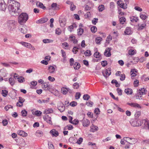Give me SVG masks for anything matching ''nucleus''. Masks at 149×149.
Here are the masks:
<instances>
[{
	"label": "nucleus",
	"instance_id": "obj_1",
	"mask_svg": "<svg viewBox=\"0 0 149 149\" xmlns=\"http://www.w3.org/2000/svg\"><path fill=\"white\" fill-rule=\"evenodd\" d=\"M8 10L11 15H17L21 12L19 8L20 4L19 2L14 0H8Z\"/></svg>",
	"mask_w": 149,
	"mask_h": 149
},
{
	"label": "nucleus",
	"instance_id": "obj_2",
	"mask_svg": "<svg viewBox=\"0 0 149 149\" xmlns=\"http://www.w3.org/2000/svg\"><path fill=\"white\" fill-rule=\"evenodd\" d=\"M28 18V15L27 13H22L18 17V22L20 25H23L26 23Z\"/></svg>",
	"mask_w": 149,
	"mask_h": 149
},
{
	"label": "nucleus",
	"instance_id": "obj_3",
	"mask_svg": "<svg viewBox=\"0 0 149 149\" xmlns=\"http://www.w3.org/2000/svg\"><path fill=\"white\" fill-rule=\"evenodd\" d=\"M17 23L14 20H10L7 22L6 25L8 29L10 31H14L16 28Z\"/></svg>",
	"mask_w": 149,
	"mask_h": 149
},
{
	"label": "nucleus",
	"instance_id": "obj_4",
	"mask_svg": "<svg viewBox=\"0 0 149 149\" xmlns=\"http://www.w3.org/2000/svg\"><path fill=\"white\" fill-rule=\"evenodd\" d=\"M123 139L126 142L131 144H134L138 141L137 139L127 137H124Z\"/></svg>",
	"mask_w": 149,
	"mask_h": 149
},
{
	"label": "nucleus",
	"instance_id": "obj_5",
	"mask_svg": "<svg viewBox=\"0 0 149 149\" xmlns=\"http://www.w3.org/2000/svg\"><path fill=\"white\" fill-rule=\"evenodd\" d=\"M131 125L134 127L140 126L142 124L141 120L137 119L130 122Z\"/></svg>",
	"mask_w": 149,
	"mask_h": 149
},
{
	"label": "nucleus",
	"instance_id": "obj_6",
	"mask_svg": "<svg viewBox=\"0 0 149 149\" xmlns=\"http://www.w3.org/2000/svg\"><path fill=\"white\" fill-rule=\"evenodd\" d=\"M124 1L126 3V4L125 5L121 1H117V4L118 6H120V7L125 9L127 8L126 3L128 2L129 0H124Z\"/></svg>",
	"mask_w": 149,
	"mask_h": 149
},
{
	"label": "nucleus",
	"instance_id": "obj_7",
	"mask_svg": "<svg viewBox=\"0 0 149 149\" xmlns=\"http://www.w3.org/2000/svg\"><path fill=\"white\" fill-rule=\"evenodd\" d=\"M7 8V6L3 0H0V9L5 11Z\"/></svg>",
	"mask_w": 149,
	"mask_h": 149
},
{
	"label": "nucleus",
	"instance_id": "obj_8",
	"mask_svg": "<svg viewBox=\"0 0 149 149\" xmlns=\"http://www.w3.org/2000/svg\"><path fill=\"white\" fill-rule=\"evenodd\" d=\"M65 107L63 103L60 102L58 103V108L61 112L63 111L65 109Z\"/></svg>",
	"mask_w": 149,
	"mask_h": 149
},
{
	"label": "nucleus",
	"instance_id": "obj_9",
	"mask_svg": "<svg viewBox=\"0 0 149 149\" xmlns=\"http://www.w3.org/2000/svg\"><path fill=\"white\" fill-rule=\"evenodd\" d=\"M111 68H110L107 69L105 71L104 73H103V76L105 77H107L108 76H109L111 74Z\"/></svg>",
	"mask_w": 149,
	"mask_h": 149
},
{
	"label": "nucleus",
	"instance_id": "obj_10",
	"mask_svg": "<svg viewBox=\"0 0 149 149\" xmlns=\"http://www.w3.org/2000/svg\"><path fill=\"white\" fill-rule=\"evenodd\" d=\"M43 118L45 121L47 123L52 124V122L51 121V118L48 115H47L45 116V117H43Z\"/></svg>",
	"mask_w": 149,
	"mask_h": 149
},
{
	"label": "nucleus",
	"instance_id": "obj_11",
	"mask_svg": "<svg viewBox=\"0 0 149 149\" xmlns=\"http://www.w3.org/2000/svg\"><path fill=\"white\" fill-rule=\"evenodd\" d=\"M111 48L108 47L107 48L104 53V55L106 57H109L111 55Z\"/></svg>",
	"mask_w": 149,
	"mask_h": 149
},
{
	"label": "nucleus",
	"instance_id": "obj_12",
	"mask_svg": "<svg viewBox=\"0 0 149 149\" xmlns=\"http://www.w3.org/2000/svg\"><path fill=\"white\" fill-rule=\"evenodd\" d=\"M132 33V32L131 30V28L130 27H127L126 28L124 33L125 35H130Z\"/></svg>",
	"mask_w": 149,
	"mask_h": 149
},
{
	"label": "nucleus",
	"instance_id": "obj_13",
	"mask_svg": "<svg viewBox=\"0 0 149 149\" xmlns=\"http://www.w3.org/2000/svg\"><path fill=\"white\" fill-rule=\"evenodd\" d=\"M82 125L84 127H87L89 125L90 121L88 119H84L82 121Z\"/></svg>",
	"mask_w": 149,
	"mask_h": 149
},
{
	"label": "nucleus",
	"instance_id": "obj_14",
	"mask_svg": "<svg viewBox=\"0 0 149 149\" xmlns=\"http://www.w3.org/2000/svg\"><path fill=\"white\" fill-rule=\"evenodd\" d=\"M128 104L132 107H134L136 108L141 109V107L139 104L137 103H128Z\"/></svg>",
	"mask_w": 149,
	"mask_h": 149
},
{
	"label": "nucleus",
	"instance_id": "obj_15",
	"mask_svg": "<svg viewBox=\"0 0 149 149\" xmlns=\"http://www.w3.org/2000/svg\"><path fill=\"white\" fill-rule=\"evenodd\" d=\"M48 82H45L42 84V88L45 90H48L50 88Z\"/></svg>",
	"mask_w": 149,
	"mask_h": 149
},
{
	"label": "nucleus",
	"instance_id": "obj_16",
	"mask_svg": "<svg viewBox=\"0 0 149 149\" xmlns=\"http://www.w3.org/2000/svg\"><path fill=\"white\" fill-rule=\"evenodd\" d=\"M48 70L50 73L52 74L54 72L55 68L54 66L52 65H50L48 67Z\"/></svg>",
	"mask_w": 149,
	"mask_h": 149
},
{
	"label": "nucleus",
	"instance_id": "obj_17",
	"mask_svg": "<svg viewBox=\"0 0 149 149\" xmlns=\"http://www.w3.org/2000/svg\"><path fill=\"white\" fill-rule=\"evenodd\" d=\"M48 19L47 18H42L39 20H37L36 21V23L37 24H42L46 22Z\"/></svg>",
	"mask_w": 149,
	"mask_h": 149
},
{
	"label": "nucleus",
	"instance_id": "obj_18",
	"mask_svg": "<svg viewBox=\"0 0 149 149\" xmlns=\"http://www.w3.org/2000/svg\"><path fill=\"white\" fill-rule=\"evenodd\" d=\"M146 90L144 88H141L139 90L138 94L140 95H142L146 94Z\"/></svg>",
	"mask_w": 149,
	"mask_h": 149
},
{
	"label": "nucleus",
	"instance_id": "obj_19",
	"mask_svg": "<svg viewBox=\"0 0 149 149\" xmlns=\"http://www.w3.org/2000/svg\"><path fill=\"white\" fill-rule=\"evenodd\" d=\"M52 135L55 136H57L58 135V133L57 131L54 129L52 130L50 132Z\"/></svg>",
	"mask_w": 149,
	"mask_h": 149
},
{
	"label": "nucleus",
	"instance_id": "obj_20",
	"mask_svg": "<svg viewBox=\"0 0 149 149\" xmlns=\"http://www.w3.org/2000/svg\"><path fill=\"white\" fill-rule=\"evenodd\" d=\"M17 133L19 135L22 136H26L27 135V134L26 133L22 130H18L17 132Z\"/></svg>",
	"mask_w": 149,
	"mask_h": 149
},
{
	"label": "nucleus",
	"instance_id": "obj_21",
	"mask_svg": "<svg viewBox=\"0 0 149 149\" xmlns=\"http://www.w3.org/2000/svg\"><path fill=\"white\" fill-rule=\"evenodd\" d=\"M33 114L37 116H40L42 114V112L39 111H35L34 110H32Z\"/></svg>",
	"mask_w": 149,
	"mask_h": 149
},
{
	"label": "nucleus",
	"instance_id": "obj_22",
	"mask_svg": "<svg viewBox=\"0 0 149 149\" xmlns=\"http://www.w3.org/2000/svg\"><path fill=\"white\" fill-rule=\"evenodd\" d=\"M98 127L97 126L92 124L91 126L90 131L94 132L98 130Z\"/></svg>",
	"mask_w": 149,
	"mask_h": 149
},
{
	"label": "nucleus",
	"instance_id": "obj_23",
	"mask_svg": "<svg viewBox=\"0 0 149 149\" xmlns=\"http://www.w3.org/2000/svg\"><path fill=\"white\" fill-rule=\"evenodd\" d=\"M53 112V109L52 108H48L45 109L44 111V113L45 114L52 113Z\"/></svg>",
	"mask_w": 149,
	"mask_h": 149
},
{
	"label": "nucleus",
	"instance_id": "obj_24",
	"mask_svg": "<svg viewBox=\"0 0 149 149\" xmlns=\"http://www.w3.org/2000/svg\"><path fill=\"white\" fill-rule=\"evenodd\" d=\"M125 92L127 95H131L133 91L132 89L127 88L125 89Z\"/></svg>",
	"mask_w": 149,
	"mask_h": 149
},
{
	"label": "nucleus",
	"instance_id": "obj_25",
	"mask_svg": "<svg viewBox=\"0 0 149 149\" xmlns=\"http://www.w3.org/2000/svg\"><path fill=\"white\" fill-rule=\"evenodd\" d=\"M68 88L66 87H62L61 88V92L64 95H66L68 93Z\"/></svg>",
	"mask_w": 149,
	"mask_h": 149
},
{
	"label": "nucleus",
	"instance_id": "obj_26",
	"mask_svg": "<svg viewBox=\"0 0 149 149\" xmlns=\"http://www.w3.org/2000/svg\"><path fill=\"white\" fill-rule=\"evenodd\" d=\"M80 26H82V25L80 24L79 26L80 28L77 29V33L79 35H81L84 32V30L80 28Z\"/></svg>",
	"mask_w": 149,
	"mask_h": 149
},
{
	"label": "nucleus",
	"instance_id": "obj_27",
	"mask_svg": "<svg viewBox=\"0 0 149 149\" xmlns=\"http://www.w3.org/2000/svg\"><path fill=\"white\" fill-rule=\"evenodd\" d=\"M35 134L37 136L40 137L43 136V132L42 131L38 130L36 131L35 133Z\"/></svg>",
	"mask_w": 149,
	"mask_h": 149
},
{
	"label": "nucleus",
	"instance_id": "obj_28",
	"mask_svg": "<svg viewBox=\"0 0 149 149\" xmlns=\"http://www.w3.org/2000/svg\"><path fill=\"white\" fill-rule=\"evenodd\" d=\"M130 20L131 22H136L138 20V17L133 16L130 17Z\"/></svg>",
	"mask_w": 149,
	"mask_h": 149
},
{
	"label": "nucleus",
	"instance_id": "obj_29",
	"mask_svg": "<svg viewBox=\"0 0 149 149\" xmlns=\"http://www.w3.org/2000/svg\"><path fill=\"white\" fill-rule=\"evenodd\" d=\"M20 43L23 46L28 48H29V46H30V44L28 43L21 42H20Z\"/></svg>",
	"mask_w": 149,
	"mask_h": 149
},
{
	"label": "nucleus",
	"instance_id": "obj_30",
	"mask_svg": "<svg viewBox=\"0 0 149 149\" xmlns=\"http://www.w3.org/2000/svg\"><path fill=\"white\" fill-rule=\"evenodd\" d=\"M102 40V38L101 37H97L95 39V41L96 43L97 44H100V42Z\"/></svg>",
	"mask_w": 149,
	"mask_h": 149
},
{
	"label": "nucleus",
	"instance_id": "obj_31",
	"mask_svg": "<svg viewBox=\"0 0 149 149\" xmlns=\"http://www.w3.org/2000/svg\"><path fill=\"white\" fill-rule=\"evenodd\" d=\"M36 5L40 8H42L43 9H45V6L43 3H42L40 2H38L36 3Z\"/></svg>",
	"mask_w": 149,
	"mask_h": 149
},
{
	"label": "nucleus",
	"instance_id": "obj_32",
	"mask_svg": "<svg viewBox=\"0 0 149 149\" xmlns=\"http://www.w3.org/2000/svg\"><path fill=\"white\" fill-rule=\"evenodd\" d=\"M80 67V64L78 63H75L74 64V68L75 70L79 69Z\"/></svg>",
	"mask_w": 149,
	"mask_h": 149
},
{
	"label": "nucleus",
	"instance_id": "obj_33",
	"mask_svg": "<svg viewBox=\"0 0 149 149\" xmlns=\"http://www.w3.org/2000/svg\"><path fill=\"white\" fill-rule=\"evenodd\" d=\"M62 46L64 49H68L69 47V45L67 43L64 42L62 43Z\"/></svg>",
	"mask_w": 149,
	"mask_h": 149
},
{
	"label": "nucleus",
	"instance_id": "obj_34",
	"mask_svg": "<svg viewBox=\"0 0 149 149\" xmlns=\"http://www.w3.org/2000/svg\"><path fill=\"white\" fill-rule=\"evenodd\" d=\"M9 81L10 84L12 86L15 84V81L13 78H10L9 79Z\"/></svg>",
	"mask_w": 149,
	"mask_h": 149
},
{
	"label": "nucleus",
	"instance_id": "obj_35",
	"mask_svg": "<svg viewBox=\"0 0 149 149\" xmlns=\"http://www.w3.org/2000/svg\"><path fill=\"white\" fill-rule=\"evenodd\" d=\"M76 27L77 26L76 24H73L72 25L69 26V30L70 32H71L74 28H76Z\"/></svg>",
	"mask_w": 149,
	"mask_h": 149
},
{
	"label": "nucleus",
	"instance_id": "obj_36",
	"mask_svg": "<svg viewBox=\"0 0 149 149\" xmlns=\"http://www.w3.org/2000/svg\"><path fill=\"white\" fill-rule=\"evenodd\" d=\"M146 24L145 23H144L141 24H139L138 26L139 27V30H142L144 29L146 26Z\"/></svg>",
	"mask_w": 149,
	"mask_h": 149
},
{
	"label": "nucleus",
	"instance_id": "obj_37",
	"mask_svg": "<svg viewBox=\"0 0 149 149\" xmlns=\"http://www.w3.org/2000/svg\"><path fill=\"white\" fill-rule=\"evenodd\" d=\"M42 41L45 43H49L52 42L53 41V40L49 39H45L43 40Z\"/></svg>",
	"mask_w": 149,
	"mask_h": 149
},
{
	"label": "nucleus",
	"instance_id": "obj_38",
	"mask_svg": "<svg viewBox=\"0 0 149 149\" xmlns=\"http://www.w3.org/2000/svg\"><path fill=\"white\" fill-rule=\"evenodd\" d=\"M94 56L95 58H99L101 56V55L99 52H96L94 53Z\"/></svg>",
	"mask_w": 149,
	"mask_h": 149
},
{
	"label": "nucleus",
	"instance_id": "obj_39",
	"mask_svg": "<svg viewBox=\"0 0 149 149\" xmlns=\"http://www.w3.org/2000/svg\"><path fill=\"white\" fill-rule=\"evenodd\" d=\"M84 54L85 56H89L91 55V53L90 50H87L84 52Z\"/></svg>",
	"mask_w": 149,
	"mask_h": 149
},
{
	"label": "nucleus",
	"instance_id": "obj_40",
	"mask_svg": "<svg viewBox=\"0 0 149 149\" xmlns=\"http://www.w3.org/2000/svg\"><path fill=\"white\" fill-rule=\"evenodd\" d=\"M18 81L20 83L23 82L24 81V77L22 76L19 77L17 78Z\"/></svg>",
	"mask_w": 149,
	"mask_h": 149
},
{
	"label": "nucleus",
	"instance_id": "obj_41",
	"mask_svg": "<svg viewBox=\"0 0 149 149\" xmlns=\"http://www.w3.org/2000/svg\"><path fill=\"white\" fill-rule=\"evenodd\" d=\"M136 71L135 70L133 69L132 70H131V76L132 77H134L136 76Z\"/></svg>",
	"mask_w": 149,
	"mask_h": 149
},
{
	"label": "nucleus",
	"instance_id": "obj_42",
	"mask_svg": "<svg viewBox=\"0 0 149 149\" xmlns=\"http://www.w3.org/2000/svg\"><path fill=\"white\" fill-rule=\"evenodd\" d=\"M126 19L124 17H122L119 19V21L120 23L122 24H123L125 21Z\"/></svg>",
	"mask_w": 149,
	"mask_h": 149
},
{
	"label": "nucleus",
	"instance_id": "obj_43",
	"mask_svg": "<svg viewBox=\"0 0 149 149\" xmlns=\"http://www.w3.org/2000/svg\"><path fill=\"white\" fill-rule=\"evenodd\" d=\"M98 8L99 11L100 12H102L104 9V5H100L98 7Z\"/></svg>",
	"mask_w": 149,
	"mask_h": 149
},
{
	"label": "nucleus",
	"instance_id": "obj_44",
	"mask_svg": "<svg viewBox=\"0 0 149 149\" xmlns=\"http://www.w3.org/2000/svg\"><path fill=\"white\" fill-rule=\"evenodd\" d=\"M111 83L113 84L115 83L116 84V87H118L120 86V85L119 84H118V82L116 80L113 79L112 80L111 82Z\"/></svg>",
	"mask_w": 149,
	"mask_h": 149
},
{
	"label": "nucleus",
	"instance_id": "obj_45",
	"mask_svg": "<svg viewBox=\"0 0 149 149\" xmlns=\"http://www.w3.org/2000/svg\"><path fill=\"white\" fill-rule=\"evenodd\" d=\"M79 48L77 47H73L72 51L74 54H76L78 52Z\"/></svg>",
	"mask_w": 149,
	"mask_h": 149
},
{
	"label": "nucleus",
	"instance_id": "obj_46",
	"mask_svg": "<svg viewBox=\"0 0 149 149\" xmlns=\"http://www.w3.org/2000/svg\"><path fill=\"white\" fill-rule=\"evenodd\" d=\"M73 128V126L71 125H69L66 126L65 128V130L68 129V130H71Z\"/></svg>",
	"mask_w": 149,
	"mask_h": 149
},
{
	"label": "nucleus",
	"instance_id": "obj_47",
	"mask_svg": "<svg viewBox=\"0 0 149 149\" xmlns=\"http://www.w3.org/2000/svg\"><path fill=\"white\" fill-rule=\"evenodd\" d=\"M91 31L93 33H95L97 31V28L95 26H93L91 28Z\"/></svg>",
	"mask_w": 149,
	"mask_h": 149
},
{
	"label": "nucleus",
	"instance_id": "obj_48",
	"mask_svg": "<svg viewBox=\"0 0 149 149\" xmlns=\"http://www.w3.org/2000/svg\"><path fill=\"white\" fill-rule=\"evenodd\" d=\"M8 93V91L6 90H4L2 91L1 94L4 97H6Z\"/></svg>",
	"mask_w": 149,
	"mask_h": 149
},
{
	"label": "nucleus",
	"instance_id": "obj_49",
	"mask_svg": "<svg viewBox=\"0 0 149 149\" xmlns=\"http://www.w3.org/2000/svg\"><path fill=\"white\" fill-rule=\"evenodd\" d=\"M90 98V96L88 94H85L83 95V98L85 100H88Z\"/></svg>",
	"mask_w": 149,
	"mask_h": 149
},
{
	"label": "nucleus",
	"instance_id": "obj_50",
	"mask_svg": "<svg viewBox=\"0 0 149 149\" xmlns=\"http://www.w3.org/2000/svg\"><path fill=\"white\" fill-rule=\"evenodd\" d=\"M21 31L22 33H26L27 32V30L25 27H23L21 29Z\"/></svg>",
	"mask_w": 149,
	"mask_h": 149
},
{
	"label": "nucleus",
	"instance_id": "obj_51",
	"mask_svg": "<svg viewBox=\"0 0 149 149\" xmlns=\"http://www.w3.org/2000/svg\"><path fill=\"white\" fill-rule=\"evenodd\" d=\"M22 115L23 116H26L27 115V112L25 110H23L21 111Z\"/></svg>",
	"mask_w": 149,
	"mask_h": 149
},
{
	"label": "nucleus",
	"instance_id": "obj_52",
	"mask_svg": "<svg viewBox=\"0 0 149 149\" xmlns=\"http://www.w3.org/2000/svg\"><path fill=\"white\" fill-rule=\"evenodd\" d=\"M70 8L71 10L73 11L75 9L76 6L73 3H72L71 4Z\"/></svg>",
	"mask_w": 149,
	"mask_h": 149
},
{
	"label": "nucleus",
	"instance_id": "obj_53",
	"mask_svg": "<svg viewBox=\"0 0 149 149\" xmlns=\"http://www.w3.org/2000/svg\"><path fill=\"white\" fill-rule=\"evenodd\" d=\"M81 95V94L80 93L77 92L76 93L75 95V97L76 99H79Z\"/></svg>",
	"mask_w": 149,
	"mask_h": 149
},
{
	"label": "nucleus",
	"instance_id": "obj_54",
	"mask_svg": "<svg viewBox=\"0 0 149 149\" xmlns=\"http://www.w3.org/2000/svg\"><path fill=\"white\" fill-rule=\"evenodd\" d=\"M62 56L65 58H66V54L65 52L63 49L61 50Z\"/></svg>",
	"mask_w": 149,
	"mask_h": 149
},
{
	"label": "nucleus",
	"instance_id": "obj_55",
	"mask_svg": "<svg viewBox=\"0 0 149 149\" xmlns=\"http://www.w3.org/2000/svg\"><path fill=\"white\" fill-rule=\"evenodd\" d=\"M93 104V103L91 101H88V102H86V104L88 106L91 107L92 106Z\"/></svg>",
	"mask_w": 149,
	"mask_h": 149
},
{
	"label": "nucleus",
	"instance_id": "obj_56",
	"mask_svg": "<svg viewBox=\"0 0 149 149\" xmlns=\"http://www.w3.org/2000/svg\"><path fill=\"white\" fill-rule=\"evenodd\" d=\"M73 86L74 88L77 89L79 88V85L78 83H75L73 84Z\"/></svg>",
	"mask_w": 149,
	"mask_h": 149
},
{
	"label": "nucleus",
	"instance_id": "obj_57",
	"mask_svg": "<svg viewBox=\"0 0 149 149\" xmlns=\"http://www.w3.org/2000/svg\"><path fill=\"white\" fill-rule=\"evenodd\" d=\"M70 105L72 107H74L77 105V103L75 101H72L70 104Z\"/></svg>",
	"mask_w": 149,
	"mask_h": 149
},
{
	"label": "nucleus",
	"instance_id": "obj_58",
	"mask_svg": "<svg viewBox=\"0 0 149 149\" xmlns=\"http://www.w3.org/2000/svg\"><path fill=\"white\" fill-rule=\"evenodd\" d=\"M135 53L134 50L133 49H130L128 51V53L130 55H133Z\"/></svg>",
	"mask_w": 149,
	"mask_h": 149
},
{
	"label": "nucleus",
	"instance_id": "obj_59",
	"mask_svg": "<svg viewBox=\"0 0 149 149\" xmlns=\"http://www.w3.org/2000/svg\"><path fill=\"white\" fill-rule=\"evenodd\" d=\"M120 77V79L121 81L124 80L125 78V76L124 74H121Z\"/></svg>",
	"mask_w": 149,
	"mask_h": 149
},
{
	"label": "nucleus",
	"instance_id": "obj_60",
	"mask_svg": "<svg viewBox=\"0 0 149 149\" xmlns=\"http://www.w3.org/2000/svg\"><path fill=\"white\" fill-rule=\"evenodd\" d=\"M94 112L95 114L97 115L100 113V111L99 109L98 108H97L95 109Z\"/></svg>",
	"mask_w": 149,
	"mask_h": 149
},
{
	"label": "nucleus",
	"instance_id": "obj_61",
	"mask_svg": "<svg viewBox=\"0 0 149 149\" xmlns=\"http://www.w3.org/2000/svg\"><path fill=\"white\" fill-rule=\"evenodd\" d=\"M141 115V112L140 111H137L135 114V116L136 118H138Z\"/></svg>",
	"mask_w": 149,
	"mask_h": 149
},
{
	"label": "nucleus",
	"instance_id": "obj_62",
	"mask_svg": "<svg viewBox=\"0 0 149 149\" xmlns=\"http://www.w3.org/2000/svg\"><path fill=\"white\" fill-rule=\"evenodd\" d=\"M61 33V31L60 29L59 28H57L56 30V33L58 35H60Z\"/></svg>",
	"mask_w": 149,
	"mask_h": 149
},
{
	"label": "nucleus",
	"instance_id": "obj_63",
	"mask_svg": "<svg viewBox=\"0 0 149 149\" xmlns=\"http://www.w3.org/2000/svg\"><path fill=\"white\" fill-rule=\"evenodd\" d=\"M48 148L49 149H54V147L53 145L51 143H48Z\"/></svg>",
	"mask_w": 149,
	"mask_h": 149
},
{
	"label": "nucleus",
	"instance_id": "obj_64",
	"mask_svg": "<svg viewBox=\"0 0 149 149\" xmlns=\"http://www.w3.org/2000/svg\"><path fill=\"white\" fill-rule=\"evenodd\" d=\"M25 99L21 97H19V102L22 104H23V103L24 102Z\"/></svg>",
	"mask_w": 149,
	"mask_h": 149
}]
</instances>
